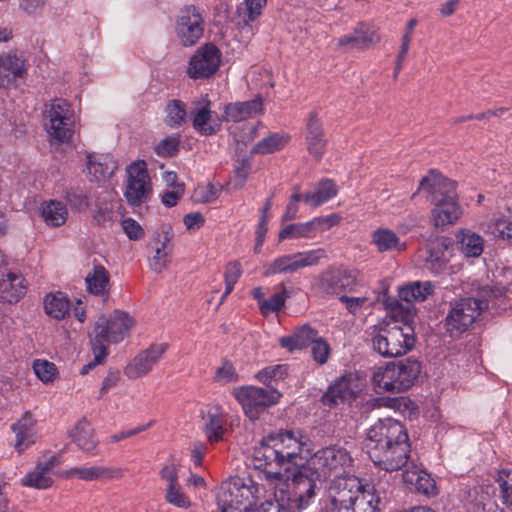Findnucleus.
Returning <instances> with one entry per match:
<instances>
[{"label":"nucleus","mask_w":512,"mask_h":512,"mask_svg":"<svg viewBox=\"0 0 512 512\" xmlns=\"http://www.w3.org/2000/svg\"><path fill=\"white\" fill-rule=\"evenodd\" d=\"M371 461L385 471H397L409 465L410 443L405 427L399 421L386 418L370 427L366 437Z\"/></svg>","instance_id":"1"},{"label":"nucleus","mask_w":512,"mask_h":512,"mask_svg":"<svg viewBox=\"0 0 512 512\" xmlns=\"http://www.w3.org/2000/svg\"><path fill=\"white\" fill-rule=\"evenodd\" d=\"M309 439L301 432L286 430L268 435L255 447L253 457L255 466L265 471H288L292 465L301 467L307 461Z\"/></svg>","instance_id":"2"},{"label":"nucleus","mask_w":512,"mask_h":512,"mask_svg":"<svg viewBox=\"0 0 512 512\" xmlns=\"http://www.w3.org/2000/svg\"><path fill=\"white\" fill-rule=\"evenodd\" d=\"M265 479L275 489L274 497L279 512H300L306 509L316 495L321 479L305 463L291 480L280 471H265Z\"/></svg>","instance_id":"3"},{"label":"nucleus","mask_w":512,"mask_h":512,"mask_svg":"<svg viewBox=\"0 0 512 512\" xmlns=\"http://www.w3.org/2000/svg\"><path fill=\"white\" fill-rule=\"evenodd\" d=\"M329 512H379L380 497L374 486L355 476H336L328 490Z\"/></svg>","instance_id":"4"},{"label":"nucleus","mask_w":512,"mask_h":512,"mask_svg":"<svg viewBox=\"0 0 512 512\" xmlns=\"http://www.w3.org/2000/svg\"><path fill=\"white\" fill-rule=\"evenodd\" d=\"M420 372L417 360L390 362L373 370L371 383L376 393H401L414 384Z\"/></svg>","instance_id":"5"},{"label":"nucleus","mask_w":512,"mask_h":512,"mask_svg":"<svg viewBox=\"0 0 512 512\" xmlns=\"http://www.w3.org/2000/svg\"><path fill=\"white\" fill-rule=\"evenodd\" d=\"M492 290L482 289L478 297L462 298L451 304L445 318L447 332L458 336L468 331L479 316L488 309Z\"/></svg>","instance_id":"6"},{"label":"nucleus","mask_w":512,"mask_h":512,"mask_svg":"<svg viewBox=\"0 0 512 512\" xmlns=\"http://www.w3.org/2000/svg\"><path fill=\"white\" fill-rule=\"evenodd\" d=\"M134 319L126 312L115 310L108 318L101 315L90 335V344L98 346L99 357L105 354L110 343H119L134 326Z\"/></svg>","instance_id":"7"},{"label":"nucleus","mask_w":512,"mask_h":512,"mask_svg":"<svg viewBox=\"0 0 512 512\" xmlns=\"http://www.w3.org/2000/svg\"><path fill=\"white\" fill-rule=\"evenodd\" d=\"M373 350L384 358L399 357L412 349L415 339L410 327L374 326L371 332Z\"/></svg>","instance_id":"8"},{"label":"nucleus","mask_w":512,"mask_h":512,"mask_svg":"<svg viewBox=\"0 0 512 512\" xmlns=\"http://www.w3.org/2000/svg\"><path fill=\"white\" fill-rule=\"evenodd\" d=\"M260 488L250 477H231L217 489L216 502L220 511L256 504Z\"/></svg>","instance_id":"9"},{"label":"nucleus","mask_w":512,"mask_h":512,"mask_svg":"<svg viewBox=\"0 0 512 512\" xmlns=\"http://www.w3.org/2000/svg\"><path fill=\"white\" fill-rule=\"evenodd\" d=\"M44 126L53 140L69 142L75 128V113L71 105L64 99L53 100L44 111Z\"/></svg>","instance_id":"10"},{"label":"nucleus","mask_w":512,"mask_h":512,"mask_svg":"<svg viewBox=\"0 0 512 512\" xmlns=\"http://www.w3.org/2000/svg\"><path fill=\"white\" fill-rule=\"evenodd\" d=\"M232 394L251 420L257 419L266 408L276 404L281 397V393L272 387L243 386L234 388Z\"/></svg>","instance_id":"11"},{"label":"nucleus","mask_w":512,"mask_h":512,"mask_svg":"<svg viewBox=\"0 0 512 512\" xmlns=\"http://www.w3.org/2000/svg\"><path fill=\"white\" fill-rule=\"evenodd\" d=\"M350 453L342 447L332 446L317 451L305 462L320 478H326L332 473L336 475L352 465Z\"/></svg>","instance_id":"12"},{"label":"nucleus","mask_w":512,"mask_h":512,"mask_svg":"<svg viewBox=\"0 0 512 512\" xmlns=\"http://www.w3.org/2000/svg\"><path fill=\"white\" fill-rule=\"evenodd\" d=\"M126 186L124 196L132 206H139L150 198L151 179L145 161H135L126 168Z\"/></svg>","instance_id":"13"},{"label":"nucleus","mask_w":512,"mask_h":512,"mask_svg":"<svg viewBox=\"0 0 512 512\" xmlns=\"http://www.w3.org/2000/svg\"><path fill=\"white\" fill-rule=\"evenodd\" d=\"M221 58L218 47L212 43L204 44L191 56L186 73L194 80L208 79L218 71Z\"/></svg>","instance_id":"14"},{"label":"nucleus","mask_w":512,"mask_h":512,"mask_svg":"<svg viewBox=\"0 0 512 512\" xmlns=\"http://www.w3.org/2000/svg\"><path fill=\"white\" fill-rule=\"evenodd\" d=\"M341 220L338 214H330L327 216H319L307 222L292 223L284 226L279 232V240L286 239H313L319 233L330 229L337 225Z\"/></svg>","instance_id":"15"},{"label":"nucleus","mask_w":512,"mask_h":512,"mask_svg":"<svg viewBox=\"0 0 512 512\" xmlns=\"http://www.w3.org/2000/svg\"><path fill=\"white\" fill-rule=\"evenodd\" d=\"M204 32V20L198 8L189 5L180 10L176 22V34L183 46L195 45Z\"/></svg>","instance_id":"16"},{"label":"nucleus","mask_w":512,"mask_h":512,"mask_svg":"<svg viewBox=\"0 0 512 512\" xmlns=\"http://www.w3.org/2000/svg\"><path fill=\"white\" fill-rule=\"evenodd\" d=\"M363 384L356 374L339 377L322 396V403L329 407L351 403L362 391Z\"/></svg>","instance_id":"17"},{"label":"nucleus","mask_w":512,"mask_h":512,"mask_svg":"<svg viewBox=\"0 0 512 512\" xmlns=\"http://www.w3.org/2000/svg\"><path fill=\"white\" fill-rule=\"evenodd\" d=\"M360 274L357 270H348L342 267L329 268L320 276L321 289L331 295L342 292L352 293L360 285Z\"/></svg>","instance_id":"18"},{"label":"nucleus","mask_w":512,"mask_h":512,"mask_svg":"<svg viewBox=\"0 0 512 512\" xmlns=\"http://www.w3.org/2000/svg\"><path fill=\"white\" fill-rule=\"evenodd\" d=\"M168 349L166 343H155L137 353L124 368L129 379H138L152 371Z\"/></svg>","instance_id":"19"},{"label":"nucleus","mask_w":512,"mask_h":512,"mask_svg":"<svg viewBox=\"0 0 512 512\" xmlns=\"http://www.w3.org/2000/svg\"><path fill=\"white\" fill-rule=\"evenodd\" d=\"M419 192H424L432 204L457 197L455 182L435 170L421 179L416 193Z\"/></svg>","instance_id":"20"},{"label":"nucleus","mask_w":512,"mask_h":512,"mask_svg":"<svg viewBox=\"0 0 512 512\" xmlns=\"http://www.w3.org/2000/svg\"><path fill=\"white\" fill-rule=\"evenodd\" d=\"M304 137L309 155L319 161L326 151L328 140L317 111H310L307 114Z\"/></svg>","instance_id":"21"},{"label":"nucleus","mask_w":512,"mask_h":512,"mask_svg":"<svg viewBox=\"0 0 512 512\" xmlns=\"http://www.w3.org/2000/svg\"><path fill=\"white\" fill-rule=\"evenodd\" d=\"M160 477L165 482V501L177 508L189 509L192 501L179 483L177 467L174 464L164 466Z\"/></svg>","instance_id":"22"},{"label":"nucleus","mask_w":512,"mask_h":512,"mask_svg":"<svg viewBox=\"0 0 512 512\" xmlns=\"http://www.w3.org/2000/svg\"><path fill=\"white\" fill-rule=\"evenodd\" d=\"M66 479L77 478L82 481H111L121 479L124 469L114 466L91 465L65 470L61 474Z\"/></svg>","instance_id":"23"},{"label":"nucleus","mask_w":512,"mask_h":512,"mask_svg":"<svg viewBox=\"0 0 512 512\" xmlns=\"http://www.w3.org/2000/svg\"><path fill=\"white\" fill-rule=\"evenodd\" d=\"M403 481L410 490L426 496L437 494L435 480L420 465L410 461L409 465L403 470Z\"/></svg>","instance_id":"24"},{"label":"nucleus","mask_w":512,"mask_h":512,"mask_svg":"<svg viewBox=\"0 0 512 512\" xmlns=\"http://www.w3.org/2000/svg\"><path fill=\"white\" fill-rule=\"evenodd\" d=\"M431 210V224L442 231L454 225L461 218L463 210L458 203V197L433 204Z\"/></svg>","instance_id":"25"},{"label":"nucleus","mask_w":512,"mask_h":512,"mask_svg":"<svg viewBox=\"0 0 512 512\" xmlns=\"http://www.w3.org/2000/svg\"><path fill=\"white\" fill-rule=\"evenodd\" d=\"M57 464L55 456H51L43 462H38L34 470L21 479V485L34 489H47L52 486L51 471Z\"/></svg>","instance_id":"26"},{"label":"nucleus","mask_w":512,"mask_h":512,"mask_svg":"<svg viewBox=\"0 0 512 512\" xmlns=\"http://www.w3.org/2000/svg\"><path fill=\"white\" fill-rule=\"evenodd\" d=\"M370 243L379 253L402 252L407 248L406 243L393 230L385 227H378L371 232Z\"/></svg>","instance_id":"27"},{"label":"nucleus","mask_w":512,"mask_h":512,"mask_svg":"<svg viewBox=\"0 0 512 512\" xmlns=\"http://www.w3.org/2000/svg\"><path fill=\"white\" fill-rule=\"evenodd\" d=\"M263 113L262 99H255L245 102H235L226 105L223 119L225 121L241 122L255 115Z\"/></svg>","instance_id":"28"},{"label":"nucleus","mask_w":512,"mask_h":512,"mask_svg":"<svg viewBox=\"0 0 512 512\" xmlns=\"http://www.w3.org/2000/svg\"><path fill=\"white\" fill-rule=\"evenodd\" d=\"M117 169L115 162L107 155H87L86 170L90 181L104 182Z\"/></svg>","instance_id":"29"},{"label":"nucleus","mask_w":512,"mask_h":512,"mask_svg":"<svg viewBox=\"0 0 512 512\" xmlns=\"http://www.w3.org/2000/svg\"><path fill=\"white\" fill-rule=\"evenodd\" d=\"M37 420L30 412H25L22 417L12 425V430L16 435L15 448L22 452L29 445L36 441Z\"/></svg>","instance_id":"30"},{"label":"nucleus","mask_w":512,"mask_h":512,"mask_svg":"<svg viewBox=\"0 0 512 512\" xmlns=\"http://www.w3.org/2000/svg\"><path fill=\"white\" fill-rule=\"evenodd\" d=\"M460 252L468 258H478L484 250V238L468 228H460L455 234Z\"/></svg>","instance_id":"31"},{"label":"nucleus","mask_w":512,"mask_h":512,"mask_svg":"<svg viewBox=\"0 0 512 512\" xmlns=\"http://www.w3.org/2000/svg\"><path fill=\"white\" fill-rule=\"evenodd\" d=\"M25 278L17 272H8L0 280V295L9 303L18 302L26 293Z\"/></svg>","instance_id":"32"},{"label":"nucleus","mask_w":512,"mask_h":512,"mask_svg":"<svg viewBox=\"0 0 512 512\" xmlns=\"http://www.w3.org/2000/svg\"><path fill=\"white\" fill-rule=\"evenodd\" d=\"M70 437L83 452L94 454L98 446V439L89 421L86 419L79 420L71 429Z\"/></svg>","instance_id":"33"},{"label":"nucleus","mask_w":512,"mask_h":512,"mask_svg":"<svg viewBox=\"0 0 512 512\" xmlns=\"http://www.w3.org/2000/svg\"><path fill=\"white\" fill-rule=\"evenodd\" d=\"M318 337V331L313 329L310 325L305 324L295 329L292 335L282 337L279 341L283 348L293 351L312 345Z\"/></svg>","instance_id":"34"},{"label":"nucleus","mask_w":512,"mask_h":512,"mask_svg":"<svg viewBox=\"0 0 512 512\" xmlns=\"http://www.w3.org/2000/svg\"><path fill=\"white\" fill-rule=\"evenodd\" d=\"M193 127L196 131L203 135H212L215 134L219 125L211 124L212 121V111H211V103L208 99H203L202 101L196 104L193 112Z\"/></svg>","instance_id":"35"},{"label":"nucleus","mask_w":512,"mask_h":512,"mask_svg":"<svg viewBox=\"0 0 512 512\" xmlns=\"http://www.w3.org/2000/svg\"><path fill=\"white\" fill-rule=\"evenodd\" d=\"M25 73L24 61L14 54L0 59V87H7Z\"/></svg>","instance_id":"36"},{"label":"nucleus","mask_w":512,"mask_h":512,"mask_svg":"<svg viewBox=\"0 0 512 512\" xmlns=\"http://www.w3.org/2000/svg\"><path fill=\"white\" fill-rule=\"evenodd\" d=\"M338 193L336 184L330 179H323L315 187V190L306 193L303 201L310 207L316 208L334 198Z\"/></svg>","instance_id":"37"},{"label":"nucleus","mask_w":512,"mask_h":512,"mask_svg":"<svg viewBox=\"0 0 512 512\" xmlns=\"http://www.w3.org/2000/svg\"><path fill=\"white\" fill-rule=\"evenodd\" d=\"M225 419L219 407H215L207 412L204 424V433L210 443L218 442L223 439L225 428Z\"/></svg>","instance_id":"38"},{"label":"nucleus","mask_w":512,"mask_h":512,"mask_svg":"<svg viewBox=\"0 0 512 512\" xmlns=\"http://www.w3.org/2000/svg\"><path fill=\"white\" fill-rule=\"evenodd\" d=\"M45 313L56 320H62L70 314V301L62 292L49 293L44 298Z\"/></svg>","instance_id":"39"},{"label":"nucleus","mask_w":512,"mask_h":512,"mask_svg":"<svg viewBox=\"0 0 512 512\" xmlns=\"http://www.w3.org/2000/svg\"><path fill=\"white\" fill-rule=\"evenodd\" d=\"M448 247L447 241L443 238H437L428 242L426 262L430 265V269L438 271L448 262Z\"/></svg>","instance_id":"40"},{"label":"nucleus","mask_w":512,"mask_h":512,"mask_svg":"<svg viewBox=\"0 0 512 512\" xmlns=\"http://www.w3.org/2000/svg\"><path fill=\"white\" fill-rule=\"evenodd\" d=\"M109 280V272L102 265L94 266L85 278L88 291L100 296L108 295Z\"/></svg>","instance_id":"41"},{"label":"nucleus","mask_w":512,"mask_h":512,"mask_svg":"<svg viewBox=\"0 0 512 512\" xmlns=\"http://www.w3.org/2000/svg\"><path fill=\"white\" fill-rule=\"evenodd\" d=\"M41 216L48 226L59 227L65 224L68 218V210L64 203L57 200H50L43 203Z\"/></svg>","instance_id":"42"},{"label":"nucleus","mask_w":512,"mask_h":512,"mask_svg":"<svg viewBox=\"0 0 512 512\" xmlns=\"http://www.w3.org/2000/svg\"><path fill=\"white\" fill-rule=\"evenodd\" d=\"M434 291V285L430 281L413 282L399 290V298L407 303L422 302Z\"/></svg>","instance_id":"43"},{"label":"nucleus","mask_w":512,"mask_h":512,"mask_svg":"<svg viewBox=\"0 0 512 512\" xmlns=\"http://www.w3.org/2000/svg\"><path fill=\"white\" fill-rule=\"evenodd\" d=\"M299 270L296 253L286 254L275 258L273 261L263 266V275L271 276L275 274L295 273Z\"/></svg>","instance_id":"44"},{"label":"nucleus","mask_w":512,"mask_h":512,"mask_svg":"<svg viewBox=\"0 0 512 512\" xmlns=\"http://www.w3.org/2000/svg\"><path fill=\"white\" fill-rule=\"evenodd\" d=\"M290 141L285 133H273L260 140L253 148L254 153L270 154L284 148Z\"/></svg>","instance_id":"45"},{"label":"nucleus","mask_w":512,"mask_h":512,"mask_svg":"<svg viewBox=\"0 0 512 512\" xmlns=\"http://www.w3.org/2000/svg\"><path fill=\"white\" fill-rule=\"evenodd\" d=\"M355 30L363 50H367L381 41L380 28L373 23L360 22Z\"/></svg>","instance_id":"46"},{"label":"nucleus","mask_w":512,"mask_h":512,"mask_svg":"<svg viewBox=\"0 0 512 512\" xmlns=\"http://www.w3.org/2000/svg\"><path fill=\"white\" fill-rule=\"evenodd\" d=\"M483 231L502 240H512V220L504 217L491 219L481 225Z\"/></svg>","instance_id":"47"},{"label":"nucleus","mask_w":512,"mask_h":512,"mask_svg":"<svg viewBox=\"0 0 512 512\" xmlns=\"http://www.w3.org/2000/svg\"><path fill=\"white\" fill-rule=\"evenodd\" d=\"M32 367L37 378L44 384H51L58 378V369L53 362L36 359Z\"/></svg>","instance_id":"48"},{"label":"nucleus","mask_w":512,"mask_h":512,"mask_svg":"<svg viewBox=\"0 0 512 512\" xmlns=\"http://www.w3.org/2000/svg\"><path fill=\"white\" fill-rule=\"evenodd\" d=\"M166 124L172 128L181 126L186 119L185 104L179 100H172L166 106Z\"/></svg>","instance_id":"49"},{"label":"nucleus","mask_w":512,"mask_h":512,"mask_svg":"<svg viewBox=\"0 0 512 512\" xmlns=\"http://www.w3.org/2000/svg\"><path fill=\"white\" fill-rule=\"evenodd\" d=\"M278 289L279 291L274 293L269 299L260 302V311L262 314L267 315L270 312H276L284 306L286 299L289 297V293L283 283L278 286Z\"/></svg>","instance_id":"50"},{"label":"nucleus","mask_w":512,"mask_h":512,"mask_svg":"<svg viewBox=\"0 0 512 512\" xmlns=\"http://www.w3.org/2000/svg\"><path fill=\"white\" fill-rule=\"evenodd\" d=\"M242 273L243 269L240 262L231 261L226 265L224 273L225 292L221 297L220 304H222L226 297L233 291L234 285L237 283Z\"/></svg>","instance_id":"51"},{"label":"nucleus","mask_w":512,"mask_h":512,"mask_svg":"<svg viewBox=\"0 0 512 512\" xmlns=\"http://www.w3.org/2000/svg\"><path fill=\"white\" fill-rule=\"evenodd\" d=\"M119 207L118 202L111 201L110 203H106L104 206H100L94 213L93 219L94 221L102 227L110 226L115 218L116 213L115 210Z\"/></svg>","instance_id":"52"},{"label":"nucleus","mask_w":512,"mask_h":512,"mask_svg":"<svg viewBox=\"0 0 512 512\" xmlns=\"http://www.w3.org/2000/svg\"><path fill=\"white\" fill-rule=\"evenodd\" d=\"M299 269L316 266L322 259L327 258L323 248L312 249L303 252H296Z\"/></svg>","instance_id":"53"},{"label":"nucleus","mask_w":512,"mask_h":512,"mask_svg":"<svg viewBox=\"0 0 512 512\" xmlns=\"http://www.w3.org/2000/svg\"><path fill=\"white\" fill-rule=\"evenodd\" d=\"M497 482L500 487L503 503L512 509V470H503L499 473Z\"/></svg>","instance_id":"54"},{"label":"nucleus","mask_w":512,"mask_h":512,"mask_svg":"<svg viewBox=\"0 0 512 512\" xmlns=\"http://www.w3.org/2000/svg\"><path fill=\"white\" fill-rule=\"evenodd\" d=\"M180 137L178 135L168 136L162 139L156 146L155 152L161 157L175 156L179 151Z\"/></svg>","instance_id":"55"},{"label":"nucleus","mask_w":512,"mask_h":512,"mask_svg":"<svg viewBox=\"0 0 512 512\" xmlns=\"http://www.w3.org/2000/svg\"><path fill=\"white\" fill-rule=\"evenodd\" d=\"M252 170L251 162L249 159H242L237 162L234 168V179L232 181L235 189H241Z\"/></svg>","instance_id":"56"},{"label":"nucleus","mask_w":512,"mask_h":512,"mask_svg":"<svg viewBox=\"0 0 512 512\" xmlns=\"http://www.w3.org/2000/svg\"><path fill=\"white\" fill-rule=\"evenodd\" d=\"M287 375V367L285 365H276V366H270L266 367L263 370L259 371L257 373V379L267 384L268 382L274 380H281L284 379Z\"/></svg>","instance_id":"57"},{"label":"nucleus","mask_w":512,"mask_h":512,"mask_svg":"<svg viewBox=\"0 0 512 512\" xmlns=\"http://www.w3.org/2000/svg\"><path fill=\"white\" fill-rule=\"evenodd\" d=\"M214 380L221 384L237 382L238 374L233 364L227 361L223 362L222 365L216 369Z\"/></svg>","instance_id":"58"},{"label":"nucleus","mask_w":512,"mask_h":512,"mask_svg":"<svg viewBox=\"0 0 512 512\" xmlns=\"http://www.w3.org/2000/svg\"><path fill=\"white\" fill-rule=\"evenodd\" d=\"M66 200L72 209L85 211L89 207L88 196L79 189H71L66 193Z\"/></svg>","instance_id":"59"},{"label":"nucleus","mask_w":512,"mask_h":512,"mask_svg":"<svg viewBox=\"0 0 512 512\" xmlns=\"http://www.w3.org/2000/svg\"><path fill=\"white\" fill-rule=\"evenodd\" d=\"M330 351V345L322 337H318L312 344V357L320 365L328 361Z\"/></svg>","instance_id":"60"},{"label":"nucleus","mask_w":512,"mask_h":512,"mask_svg":"<svg viewBox=\"0 0 512 512\" xmlns=\"http://www.w3.org/2000/svg\"><path fill=\"white\" fill-rule=\"evenodd\" d=\"M171 254L164 252L158 248H154V254L149 260L150 268L157 273L166 270L170 263Z\"/></svg>","instance_id":"61"},{"label":"nucleus","mask_w":512,"mask_h":512,"mask_svg":"<svg viewBox=\"0 0 512 512\" xmlns=\"http://www.w3.org/2000/svg\"><path fill=\"white\" fill-rule=\"evenodd\" d=\"M340 301L345 304L346 309L352 314H357L367 304L371 305L369 297L365 295L360 297L342 295Z\"/></svg>","instance_id":"62"},{"label":"nucleus","mask_w":512,"mask_h":512,"mask_svg":"<svg viewBox=\"0 0 512 512\" xmlns=\"http://www.w3.org/2000/svg\"><path fill=\"white\" fill-rule=\"evenodd\" d=\"M172 239H173V232L172 229L169 227H164L160 233H158L157 240L155 242V247L163 250L164 252L168 254H172L173 251V245H172Z\"/></svg>","instance_id":"63"},{"label":"nucleus","mask_w":512,"mask_h":512,"mask_svg":"<svg viewBox=\"0 0 512 512\" xmlns=\"http://www.w3.org/2000/svg\"><path fill=\"white\" fill-rule=\"evenodd\" d=\"M122 227L128 238L131 240H138L144 235V231L140 224L132 218L123 220Z\"/></svg>","instance_id":"64"}]
</instances>
